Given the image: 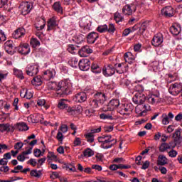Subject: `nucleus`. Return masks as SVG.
I'll use <instances>...</instances> for the list:
<instances>
[{
    "label": "nucleus",
    "instance_id": "41",
    "mask_svg": "<svg viewBox=\"0 0 182 182\" xmlns=\"http://www.w3.org/2000/svg\"><path fill=\"white\" fill-rule=\"evenodd\" d=\"M100 119H102L103 120H113V114L112 112L110 114H101Z\"/></svg>",
    "mask_w": 182,
    "mask_h": 182
},
{
    "label": "nucleus",
    "instance_id": "60",
    "mask_svg": "<svg viewBox=\"0 0 182 182\" xmlns=\"http://www.w3.org/2000/svg\"><path fill=\"white\" fill-rule=\"evenodd\" d=\"M22 147H23V143L22 142H17L14 145V149L17 150V151H19Z\"/></svg>",
    "mask_w": 182,
    "mask_h": 182
},
{
    "label": "nucleus",
    "instance_id": "5",
    "mask_svg": "<svg viewBox=\"0 0 182 182\" xmlns=\"http://www.w3.org/2000/svg\"><path fill=\"white\" fill-rule=\"evenodd\" d=\"M80 26L82 28V33H87L90 31L92 21L86 18H83L80 21Z\"/></svg>",
    "mask_w": 182,
    "mask_h": 182
},
{
    "label": "nucleus",
    "instance_id": "20",
    "mask_svg": "<svg viewBox=\"0 0 182 182\" xmlns=\"http://www.w3.org/2000/svg\"><path fill=\"white\" fill-rule=\"evenodd\" d=\"M124 60L127 63H129V65H132L134 62V59H136V57L132 52H127L124 55Z\"/></svg>",
    "mask_w": 182,
    "mask_h": 182
},
{
    "label": "nucleus",
    "instance_id": "12",
    "mask_svg": "<svg viewBox=\"0 0 182 182\" xmlns=\"http://www.w3.org/2000/svg\"><path fill=\"white\" fill-rule=\"evenodd\" d=\"M163 41H164V38H163V34L159 33L154 36L151 41V43L153 46L159 47L163 43Z\"/></svg>",
    "mask_w": 182,
    "mask_h": 182
},
{
    "label": "nucleus",
    "instance_id": "34",
    "mask_svg": "<svg viewBox=\"0 0 182 182\" xmlns=\"http://www.w3.org/2000/svg\"><path fill=\"white\" fill-rule=\"evenodd\" d=\"M48 87L50 90H55V92H59V83L56 82H49Z\"/></svg>",
    "mask_w": 182,
    "mask_h": 182
},
{
    "label": "nucleus",
    "instance_id": "45",
    "mask_svg": "<svg viewBox=\"0 0 182 182\" xmlns=\"http://www.w3.org/2000/svg\"><path fill=\"white\" fill-rule=\"evenodd\" d=\"M85 137L88 143H93L95 141V135L92 134V133L86 134Z\"/></svg>",
    "mask_w": 182,
    "mask_h": 182
},
{
    "label": "nucleus",
    "instance_id": "31",
    "mask_svg": "<svg viewBox=\"0 0 182 182\" xmlns=\"http://www.w3.org/2000/svg\"><path fill=\"white\" fill-rule=\"evenodd\" d=\"M149 21H144L143 22L141 26H139V33L140 35H143L144 32L146 31V29L149 27Z\"/></svg>",
    "mask_w": 182,
    "mask_h": 182
},
{
    "label": "nucleus",
    "instance_id": "39",
    "mask_svg": "<svg viewBox=\"0 0 182 182\" xmlns=\"http://www.w3.org/2000/svg\"><path fill=\"white\" fill-rule=\"evenodd\" d=\"M58 109H60L61 110H63V109H67L68 106V104H66V100H65V99L60 100L58 102Z\"/></svg>",
    "mask_w": 182,
    "mask_h": 182
},
{
    "label": "nucleus",
    "instance_id": "9",
    "mask_svg": "<svg viewBox=\"0 0 182 182\" xmlns=\"http://www.w3.org/2000/svg\"><path fill=\"white\" fill-rule=\"evenodd\" d=\"M102 73L106 77L109 76H113L116 73V68L113 64H107L106 67L102 69Z\"/></svg>",
    "mask_w": 182,
    "mask_h": 182
},
{
    "label": "nucleus",
    "instance_id": "4",
    "mask_svg": "<svg viewBox=\"0 0 182 182\" xmlns=\"http://www.w3.org/2000/svg\"><path fill=\"white\" fill-rule=\"evenodd\" d=\"M120 106V101L117 99L111 100L109 104L102 107V112H112L114 109Z\"/></svg>",
    "mask_w": 182,
    "mask_h": 182
},
{
    "label": "nucleus",
    "instance_id": "43",
    "mask_svg": "<svg viewBox=\"0 0 182 182\" xmlns=\"http://www.w3.org/2000/svg\"><path fill=\"white\" fill-rule=\"evenodd\" d=\"M14 73L15 76L18 77V79H21V80L25 79V77L23 76V73L22 72L21 70L15 68L14 70Z\"/></svg>",
    "mask_w": 182,
    "mask_h": 182
},
{
    "label": "nucleus",
    "instance_id": "13",
    "mask_svg": "<svg viewBox=\"0 0 182 182\" xmlns=\"http://www.w3.org/2000/svg\"><path fill=\"white\" fill-rule=\"evenodd\" d=\"M80 70L86 71L90 69V60L87 58H83L78 63Z\"/></svg>",
    "mask_w": 182,
    "mask_h": 182
},
{
    "label": "nucleus",
    "instance_id": "36",
    "mask_svg": "<svg viewBox=\"0 0 182 182\" xmlns=\"http://www.w3.org/2000/svg\"><path fill=\"white\" fill-rule=\"evenodd\" d=\"M31 177H36L40 178L42 176V171H38L36 169L31 170L30 172Z\"/></svg>",
    "mask_w": 182,
    "mask_h": 182
},
{
    "label": "nucleus",
    "instance_id": "53",
    "mask_svg": "<svg viewBox=\"0 0 182 182\" xmlns=\"http://www.w3.org/2000/svg\"><path fill=\"white\" fill-rule=\"evenodd\" d=\"M74 110L75 112L76 116H77V114H80V113L83 112V108L81 105H75L74 106Z\"/></svg>",
    "mask_w": 182,
    "mask_h": 182
},
{
    "label": "nucleus",
    "instance_id": "6",
    "mask_svg": "<svg viewBox=\"0 0 182 182\" xmlns=\"http://www.w3.org/2000/svg\"><path fill=\"white\" fill-rule=\"evenodd\" d=\"M26 73L28 76H36L39 73V66L28 64L26 68Z\"/></svg>",
    "mask_w": 182,
    "mask_h": 182
},
{
    "label": "nucleus",
    "instance_id": "11",
    "mask_svg": "<svg viewBox=\"0 0 182 182\" xmlns=\"http://www.w3.org/2000/svg\"><path fill=\"white\" fill-rule=\"evenodd\" d=\"M135 105H143L146 102V95L143 92H136L132 98Z\"/></svg>",
    "mask_w": 182,
    "mask_h": 182
},
{
    "label": "nucleus",
    "instance_id": "59",
    "mask_svg": "<svg viewBox=\"0 0 182 182\" xmlns=\"http://www.w3.org/2000/svg\"><path fill=\"white\" fill-rule=\"evenodd\" d=\"M27 164H30L31 166H32L33 167H36L38 162H36V159H30L28 161H27Z\"/></svg>",
    "mask_w": 182,
    "mask_h": 182
},
{
    "label": "nucleus",
    "instance_id": "63",
    "mask_svg": "<svg viewBox=\"0 0 182 182\" xmlns=\"http://www.w3.org/2000/svg\"><path fill=\"white\" fill-rule=\"evenodd\" d=\"M42 23L43 24H41V26H39V24H36V29H37V31H42V29L45 28L46 23L43 20H42Z\"/></svg>",
    "mask_w": 182,
    "mask_h": 182
},
{
    "label": "nucleus",
    "instance_id": "48",
    "mask_svg": "<svg viewBox=\"0 0 182 182\" xmlns=\"http://www.w3.org/2000/svg\"><path fill=\"white\" fill-rule=\"evenodd\" d=\"M67 50H68L70 53H72V55H75V53H76V46L73 44H70L68 46Z\"/></svg>",
    "mask_w": 182,
    "mask_h": 182
},
{
    "label": "nucleus",
    "instance_id": "29",
    "mask_svg": "<svg viewBox=\"0 0 182 182\" xmlns=\"http://www.w3.org/2000/svg\"><path fill=\"white\" fill-rule=\"evenodd\" d=\"M167 158L164 155H159L157 160V166H166Z\"/></svg>",
    "mask_w": 182,
    "mask_h": 182
},
{
    "label": "nucleus",
    "instance_id": "21",
    "mask_svg": "<svg viewBox=\"0 0 182 182\" xmlns=\"http://www.w3.org/2000/svg\"><path fill=\"white\" fill-rule=\"evenodd\" d=\"M99 38V34L96 32H91L87 36V41L89 43H94Z\"/></svg>",
    "mask_w": 182,
    "mask_h": 182
},
{
    "label": "nucleus",
    "instance_id": "47",
    "mask_svg": "<svg viewBox=\"0 0 182 182\" xmlns=\"http://www.w3.org/2000/svg\"><path fill=\"white\" fill-rule=\"evenodd\" d=\"M118 113H119L120 114H127V113L126 112V105L125 104L124 105H122L119 108H118V110H117Z\"/></svg>",
    "mask_w": 182,
    "mask_h": 182
},
{
    "label": "nucleus",
    "instance_id": "44",
    "mask_svg": "<svg viewBox=\"0 0 182 182\" xmlns=\"http://www.w3.org/2000/svg\"><path fill=\"white\" fill-rule=\"evenodd\" d=\"M30 45H31L32 48H37V46H41V42L36 38H31Z\"/></svg>",
    "mask_w": 182,
    "mask_h": 182
},
{
    "label": "nucleus",
    "instance_id": "27",
    "mask_svg": "<svg viewBox=\"0 0 182 182\" xmlns=\"http://www.w3.org/2000/svg\"><path fill=\"white\" fill-rule=\"evenodd\" d=\"M32 153V147H30L27 151H23L21 154L17 156V160L18 161H25V156H28V154H31Z\"/></svg>",
    "mask_w": 182,
    "mask_h": 182
},
{
    "label": "nucleus",
    "instance_id": "25",
    "mask_svg": "<svg viewBox=\"0 0 182 182\" xmlns=\"http://www.w3.org/2000/svg\"><path fill=\"white\" fill-rule=\"evenodd\" d=\"M99 143L106 144V143H112V144H116L117 141L114 139H112L111 135H107L105 140H102V138H98Z\"/></svg>",
    "mask_w": 182,
    "mask_h": 182
},
{
    "label": "nucleus",
    "instance_id": "2",
    "mask_svg": "<svg viewBox=\"0 0 182 182\" xmlns=\"http://www.w3.org/2000/svg\"><path fill=\"white\" fill-rule=\"evenodd\" d=\"M151 110L150 105L149 104L143 105L142 104H138L135 107V112L139 116H146V113Z\"/></svg>",
    "mask_w": 182,
    "mask_h": 182
},
{
    "label": "nucleus",
    "instance_id": "23",
    "mask_svg": "<svg viewBox=\"0 0 182 182\" xmlns=\"http://www.w3.org/2000/svg\"><path fill=\"white\" fill-rule=\"evenodd\" d=\"M170 32L172 33V35H174L175 36H177L181 32V27L178 23H174L172 25V26L170 28Z\"/></svg>",
    "mask_w": 182,
    "mask_h": 182
},
{
    "label": "nucleus",
    "instance_id": "62",
    "mask_svg": "<svg viewBox=\"0 0 182 182\" xmlns=\"http://www.w3.org/2000/svg\"><path fill=\"white\" fill-rule=\"evenodd\" d=\"M33 97V94H32V92H31L29 90H26L24 97H26V99H32Z\"/></svg>",
    "mask_w": 182,
    "mask_h": 182
},
{
    "label": "nucleus",
    "instance_id": "8",
    "mask_svg": "<svg viewBox=\"0 0 182 182\" xmlns=\"http://www.w3.org/2000/svg\"><path fill=\"white\" fill-rule=\"evenodd\" d=\"M182 91V84L181 83H174L170 85L168 92L173 96H177Z\"/></svg>",
    "mask_w": 182,
    "mask_h": 182
},
{
    "label": "nucleus",
    "instance_id": "19",
    "mask_svg": "<svg viewBox=\"0 0 182 182\" xmlns=\"http://www.w3.org/2000/svg\"><path fill=\"white\" fill-rule=\"evenodd\" d=\"M26 33L25 28H19L13 33V38H14V39H19V38L25 36Z\"/></svg>",
    "mask_w": 182,
    "mask_h": 182
},
{
    "label": "nucleus",
    "instance_id": "14",
    "mask_svg": "<svg viewBox=\"0 0 182 182\" xmlns=\"http://www.w3.org/2000/svg\"><path fill=\"white\" fill-rule=\"evenodd\" d=\"M16 50L18 53L21 55H28L31 52V48H29V44H20L18 47H16Z\"/></svg>",
    "mask_w": 182,
    "mask_h": 182
},
{
    "label": "nucleus",
    "instance_id": "64",
    "mask_svg": "<svg viewBox=\"0 0 182 182\" xmlns=\"http://www.w3.org/2000/svg\"><path fill=\"white\" fill-rule=\"evenodd\" d=\"M68 125L66 124H63L60 127V130L62 133H66V132H68Z\"/></svg>",
    "mask_w": 182,
    "mask_h": 182
},
{
    "label": "nucleus",
    "instance_id": "37",
    "mask_svg": "<svg viewBox=\"0 0 182 182\" xmlns=\"http://www.w3.org/2000/svg\"><path fill=\"white\" fill-rule=\"evenodd\" d=\"M91 70L93 73H100L102 72V69L99 67L97 63H93L91 65Z\"/></svg>",
    "mask_w": 182,
    "mask_h": 182
},
{
    "label": "nucleus",
    "instance_id": "55",
    "mask_svg": "<svg viewBox=\"0 0 182 182\" xmlns=\"http://www.w3.org/2000/svg\"><path fill=\"white\" fill-rule=\"evenodd\" d=\"M170 123V121H168V117L166 114H162V124L167 125Z\"/></svg>",
    "mask_w": 182,
    "mask_h": 182
},
{
    "label": "nucleus",
    "instance_id": "58",
    "mask_svg": "<svg viewBox=\"0 0 182 182\" xmlns=\"http://www.w3.org/2000/svg\"><path fill=\"white\" fill-rule=\"evenodd\" d=\"M33 154L35 156V157H41V156H43V154H42V151H41V149H35L34 151H33Z\"/></svg>",
    "mask_w": 182,
    "mask_h": 182
},
{
    "label": "nucleus",
    "instance_id": "26",
    "mask_svg": "<svg viewBox=\"0 0 182 182\" xmlns=\"http://www.w3.org/2000/svg\"><path fill=\"white\" fill-rule=\"evenodd\" d=\"M58 24L56 23V17L53 16L48 21V31H52L54 28H56Z\"/></svg>",
    "mask_w": 182,
    "mask_h": 182
},
{
    "label": "nucleus",
    "instance_id": "46",
    "mask_svg": "<svg viewBox=\"0 0 182 182\" xmlns=\"http://www.w3.org/2000/svg\"><path fill=\"white\" fill-rule=\"evenodd\" d=\"M97 31L100 32V33H104L105 32H107V25L105 24V25L99 26L97 28Z\"/></svg>",
    "mask_w": 182,
    "mask_h": 182
},
{
    "label": "nucleus",
    "instance_id": "18",
    "mask_svg": "<svg viewBox=\"0 0 182 182\" xmlns=\"http://www.w3.org/2000/svg\"><path fill=\"white\" fill-rule=\"evenodd\" d=\"M94 97L99 101L100 105H103V103L107 100V97H106V95L102 92H97L95 94Z\"/></svg>",
    "mask_w": 182,
    "mask_h": 182
},
{
    "label": "nucleus",
    "instance_id": "28",
    "mask_svg": "<svg viewBox=\"0 0 182 182\" xmlns=\"http://www.w3.org/2000/svg\"><path fill=\"white\" fill-rule=\"evenodd\" d=\"M53 8L54 11H55V12H57V14H63V8L62 7V5L60 4V1H57V2L54 3V4L53 5Z\"/></svg>",
    "mask_w": 182,
    "mask_h": 182
},
{
    "label": "nucleus",
    "instance_id": "49",
    "mask_svg": "<svg viewBox=\"0 0 182 182\" xmlns=\"http://www.w3.org/2000/svg\"><path fill=\"white\" fill-rule=\"evenodd\" d=\"M67 113L70 114V116H76V112L75 111V107H68L66 109Z\"/></svg>",
    "mask_w": 182,
    "mask_h": 182
},
{
    "label": "nucleus",
    "instance_id": "22",
    "mask_svg": "<svg viewBox=\"0 0 182 182\" xmlns=\"http://www.w3.org/2000/svg\"><path fill=\"white\" fill-rule=\"evenodd\" d=\"M93 50L90 49V47L89 46H84L79 51L78 53L80 56L85 57L86 56V53H92Z\"/></svg>",
    "mask_w": 182,
    "mask_h": 182
},
{
    "label": "nucleus",
    "instance_id": "16",
    "mask_svg": "<svg viewBox=\"0 0 182 182\" xmlns=\"http://www.w3.org/2000/svg\"><path fill=\"white\" fill-rule=\"evenodd\" d=\"M56 76V72L54 70H47L43 74V79L44 80H50V79H53Z\"/></svg>",
    "mask_w": 182,
    "mask_h": 182
},
{
    "label": "nucleus",
    "instance_id": "50",
    "mask_svg": "<svg viewBox=\"0 0 182 182\" xmlns=\"http://www.w3.org/2000/svg\"><path fill=\"white\" fill-rule=\"evenodd\" d=\"M114 19L117 23H119V22H122V21H123V16H122L119 13H115L114 15Z\"/></svg>",
    "mask_w": 182,
    "mask_h": 182
},
{
    "label": "nucleus",
    "instance_id": "30",
    "mask_svg": "<svg viewBox=\"0 0 182 182\" xmlns=\"http://www.w3.org/2000/svg\"><path fill=\"white\" fill-rule=\"evenodd\" d=\"M171 147H173V144H171V143H162L159 146V151H161V153H164L166 150H168L171 149Z\"/></svg>",
    "mask_w": 182,
    "mask_h": 182
},
{
    "label": "nucleus",
    "instance_id": "17",
    "mask_svg": "<svg viewBox=\"0 0 182 182\" xmlns=\"http://www.w3.org/2000/svg\"><path fill=\"white\" fill-rule=\"evenodd\" d=\"M87 100V95H86V92H82L75 95V100L78 103H83V102H86Z\"/></svg>",
    "mask_w": 182,
    "mask_h": 182
},
{
    "label": "nucleus",
    "instance_id": "10",
    "mask_svg": "<svg viewBox=\"0 0 182 182\" xmlns=\"http://www.w3.org/2000/svg\"><path fill=\"white\" fill-rule=\"evenodd\" d=\"M21 14L23 15H28L31 11H32V8H33V4L29 1H25L21 4Z\"/></svg>",
    "mask_w": 182,
    "mask_h": 182
},
{
    "label": "nucleus",
    "instance_id": "33",
    "mask_svg": "<svg viewBox=\"0 0 182 182\" xmlns=\"http://www.w3.org/2000/svg\"><path fill=\"white\" fill-rule=\"evenodd\" d=\"M173 143L172 142V149H174V147H176V146H178V147H180V146H181V143H182V136H179V137H175L173 138Z\"/></svg>",
    "mask_w": 182,
    "mask_h": 182
},
{
    "label": "nucleus",
    "instance_id": "52",
    "mask_svg": "<svg viewBox=\"0 0 182 182\" xmlns=\"http://www.w3.org/2000/svg\"><path fill=\"white\" fill-rule=\"evenodd\" d=\"M148 100L151 105H157V103H160V102H161L160 100H157V98L151 96L149 97Z\"/></svg>",
    "mask_w": 182,
    "mask_h": 182
},
{
    "label": "nucleus",
    "instance_id": "24",
    "mask_svg": "<svg viewBox=\"0 0 182 182\" xmlns=\"http://www.w3.org/2000/svg\"><path fill=\"white\" fill-rule=\"evenodd\" d=\"M15 128L18 130V132H26L29 130V127L25 122H18L16 124Z\"/></svg>",
    "mask_w": 182,
    "mask_h": 182
},
{
    "label": "nucleus",
    "instance_id": "56",
    "mask_svg": "<svg viewBox=\"0 0 182 182\" xmlns=\"http://www.w3.org/2000/svg\"><path fill=\"white\" fill-rule=\"evenodd\" d=\"M57 140L60 142V144H63V134H62V132L58 131L57 136H56Z\"/></svg>",
    "mask_w": 182,
    "mask_h": 182
},
{
    "label": "nucleus",
    "instance_id": "38",
    "mask_svg": "<svg viewBox=\"0 0 182 182\" xmlns=\"http://www.w3.org/2000/svg\"><path fill=\"white\" fill-rule=\"evenodd\" d=\"M115 66V70L117 71V73H119V75H122V73H124V70H123L122 66H124V63H119V64H114Z\"/></svg>",
    "mask_w": 182,
    "mask_h": 182
},
{
    "label": "nucleus",
    "instance_id": "3",
    "mask_svg": "<svg viewBox=\"0 0 182 182\" xmlns=\"http://www.w3.org/2000/svg\"><path fill=\"white\" fill-rule=\"evenodd\" d=\"M137 7L134 4H127L122 8V14L126 16H130L136 12Z\"/></svg>",
    "mask_w": 182,
    "mask_h": 182
},
{
    "label": "nucleus",
    "instance_id": "57",
    "mask_svg": "<svg viewBox=\"0 0 182 182\" xmlns=\"http://www.w3.org/2000/svg\"><path fill=\"white\" fill-rule=\"evenodd\" d=\"M113 146H114V144L113 143H105V144H101V147L102 149H112V147H113Z\"/></svg>",
    "mask_w": 182,
    "mask_h": 182
},
{
    "label": "nucleus",
    "instance_id": "1",
    "mask_svg": "<svg viewBox=\"0 0 182 182\" xmlns=\"http://www.w3.org/2000/svg\"><path fill=\"white\" fill-rule=\"evenodd\" d=\"M70 87H72V83L69 79L63 80L58 82V91L61 90L63 95H70Z\"/></svg>",
    "mask_w": 182,
    "mask_h": 182
},
{
    "label": "nucleus",
    "instance_id": "42",
    "mask_svg": "<svg viewBox=\"0 0 182 182\" xmlns=\"http://www.w3.org/2000/svg\"><path fill=\"white\" fill-rule=\"evenodd\" d=\"M94 154L95 151H93L90 148H87L83 151L84 157H92Z\"/></svg>",
    "mask_w": 182,
    "mask_h": 182
},
{
    "label": "nucleus",
    "instance_id": "40",
    "mask_svg": "<svg viewBox=\"0 0 182 182\" xmlns=\"http://www.w3.org/2000/svg\"><path fill=\"white\" fill-rule=\"evenodd\" d=\"M125 109L127 112V116H129V114L134 110V106H133V104L132 103L125 104Z\"/></svg>",
    "mask_w": 182,
    "mask_h": 182
},
{
    "label": "nucleus",
    "instance_id": "32",
    "mask_svg": "<svg viewBox=\"0 0 182 182\" xmlns=\"http://www.w3.org/2000/svg\"><path fill=\"white\" fill-rule=\"evenodd\" d=\"M100 102L96 99H91L90 100V106L92 109H97V107H100Z\"/></svg>",
    "mask_w": 182,
    "mask_h": 182
},
{
    "label": "nucleus",
    "instance_id": "54",
    "mask_svg": "<svg viewBox=\"0 0 182 182\" xmlns=\"http://www.w3.org/2000/svg\"><path fill=\"white\" fill-rule=\"evenodd\" d=\"M116 31V27H114V24L109 23V26H107V32H109V33H114Z\"/></svg>",
    "mask_w": 182,
    "mask_h": 182
},
{
    "label": "nucleus",
    "instance_id": "61",
    "mask_svg": "<svg viewBox=\"0 0 182 182\" xmlns=\"http://www.w3.org/2000/svg\"><path fill=\"white\" fill-rule=\"evenodd\" d=\"M37 105L38 106H40V107L45 106V105H46V100H45V99H43V98H39L37 100Z\"/></svg>",
    "mask_w": 182,
    "mask_h": 182
},
{
    "label": "nucleus",
    "instance_id": "51",
    "mask_svg": "<svg viewBox=\"0 0 182 182\" xmlns=\"http://www.w3.org/2000/svg\"><path fill=\"white\" fill-rule=\"evenodd\" d=\"M30 139H26L24 140V144H28V146H31L32 147V149H33V146H35V144H36L38 143V139H33V141H31V142H29Z\"/></svg>",
    "mask_w": 182,
    "mask_h": 182
},
{
    "label": "nucleus",
    "instance_id": "15",
    "mask_svg": "<svg viewBox=\"0 0 182 182\" xmlns=\"http://www.w3.org/2000/svg\"><path fill=\"white\" fill-rule=\"evenodd\" d=\"M161 14L166 18H171L174 15V9L171 6H166L161 10Z\"/></svg>",
    "mask_w": 182,
    "mask_h": 182
},
{
    "label": "nucleus",
    "instance_id": "35",
    "mask_svg": "<svg viewBox=\"0 0 182 182\" xmlns=\"http://www.w3.org/2000/svg\"><path fill=\"white\" fill-rule=\"evenodd\" d=\"M31 83L34 86H41V85H42V78L41 76L34 77L31 81Z\"/></svg>",
    "mask_w": 182,
    "mask_h": 182
},
{
    "label": "nucleus",
    "instance_id": "7",
    "mask_svg": "<svg viewBox=\"0 0 182 182\" xmlns=\"http://www.w3.org/2000/svg\"><path fill=\"white\" fill-rule=\"evenodd\" d=\"M4 49L9 55H15L16 53V46H14L13 41H7L4 43Z\"/></svg>",
    "mask_w": 182,
    "mask_h": 182
}]
</instances>
